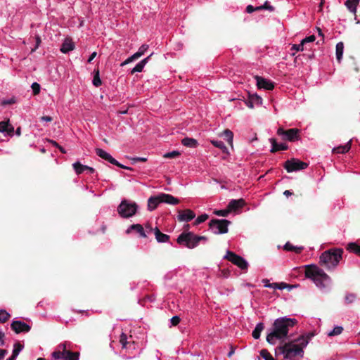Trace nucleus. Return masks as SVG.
I'll return each instance as SVG.
<instances>
[{
  "label": "nucleus",
  "instance_id": "f257e3e1",
  "mask_svg": "<svg viewBox=\"0 0 360 360\" xmlns=\"http://www.w3.org/2000/svg\"><path fill=\"white\" fill-rule=\"evenodd\" d=\"M297 323L295 319L281 317L276 319L272 325L270 332L266 335V341L271 345H275L276 341L283 340L288 337L290 328Z\"/></svg>",
  "mask_w": 360,
  "mask_h": 360
},
{
  "label": "nucleus",
  "instance_id": "f03ea898",
  "mask_svg": "<svg viewBox=\"0 0 360 360\" xmlns=\"http://www.w3.org/2000/svg\"><path fill=\"white\" fill-rule=\"evenodd\" d=\"M295 342L298 343L295 344L294 341H290L278 347L276 349V354H284L285 359L290 360H294L297 355L302 356L304 353L303 348L307 345L308 340L300 337Z\"/></svg>",
  "mask_w": 360,
  "mask_h": 360
},
{
  "label": "nucleus",
  "instance_id": "7ed1b4c3",
  "mask_svg": "<svg viewBox=\"0 0 360 360\" xmlns=\"http://www.w3.org/2000/svg\"><path fill=\"white\" fill-rule=\"evenodd\" d=\"M343 250L332 248L323 252L320 256V264L328 270L334 269L342 259Z\"/></svg>",
  "mask_w": 360,
  "mask_h": 360
},
{
  "label": "nucleus",
  "instance_id": "20e7f679",
  "mask_svg": "<svg viewBox=\"0 0 360 360\" xmlns=\"http://www.w3.org/2000/svg\"><path fill=\"white\" fill-rule=\"evenodd\" d=\"M184 231L178 236L176 242L178 244L184 245L187 248L193 249L197 247L201 240H207L205 236H200L188 231L190 225L188 224L184 226Z\"/></svg>",
  "mask_w": 360,
  "mask_h": 360
},
{
  "label": "nucleus",
  "instance_id": "39448f33",
  "mask_svg": "<svg viewBox=\"0 0 360 360\" xmlns=\"http://www.w3.org/2000/svg\"><path fill=\"white\" fill-rule=\"evenodd\" d=\"M305 276L311 278L320 288H324L325 282L330 280L329 276L323 269L313 264L305 266Z\"/></svg>",
  "mask_w": 360,
  "mask_h": 360
},
{
  "label": "nucleus",
  "instance_id": "423d86ee",
  "mask_svg": "<svg viewBox=\"0 0 360 360\" xmlns=\"http://www.w3.org/2000/svg\"><path fill=\"white\" fill-rule=\"evenodd\" d=\"M58 350L54 351L52 353V357L55 360L63 359V360H79V352H71L66 349L65 344H60L58 347Z\"/></svg>",
  "mask_w": 360,
  "mask_h": 360
},
{
  "label": "nucleus",
  "instance_id": "0eeeda50",
  "mask_svg": "<svg viewBox=\"0 0 360 360\" xmlns=\"http://www.w3.org/2000/svg\"><path fill=\"white\" fill-rule=\"evenodd\" d=\"M137 208L136 202L123 200L117 207V212L122 218H129L136 214Z\"/></svg>",
  "mask_w": 360,
  "mask_h": 360
},
{
  "label": "nucleus",
  "instance_id": "6e6552de",
  "mask_svg": "<svg viewBox=\"0 0 360 360\" xmlns=\"http://www.w3.org/2000/svg\"><path fill=\"white\" fill-rule=\"evenodd\" d=\"M231 221L227 219H212L209 222V227L214 234L226 233Z\"/></svg>",
  "mask_w": 360,
  "mask_h": 360
},
{
  "label": "nucleus",
  "instance_id": "1a4fd4ad",
  "mask_svg": "<svg viewBox=\"0 0 360 360\" xmlns=\"http://www.w3.org/2000/svg\"><path fill=\"white\" fill-rule=\"evenodd\" d=\"M308 167L307 162H302L297 158H291L286 160L283 164V167L288 173L303 170Z\"/></svg>",
  "mask_w": 360,
  "mask_h": 360
},
{
  "label": "nucleus",
  "instance_id": "9d476101",
  "mask_svg": "<svg viewBox=\"0 0 360 360\" xmlns=\"http://www.w3.org/2000/svg\"><path fill=\"white\" fill-rule=\"evenodd\" d=\"M224 259L231 262L243 270L248 269V262L242 257L236 255L233 252L229 250L227 251L226 255L224 256Z\"/></svg>",
  "mask_w": 360,
  "mask_h": 360
},
{
  "label": "nucleus",
  "instance_id": "9b49d317",
  "mask_svg": "<svg viewBox=\"0 0 360 360\" xmlns=\"http://www.w3.org/2000/svg\"><path fill=\"white\" fill-rule=\"evenodd\" d=\"M95 151H96V154L98 157L108 161V162H110L114 165H116L120 168H122V169H128V170H133L132 168L124 166V165L120 164V162H118L114 158H112L109 153H108L103 149L96 148Z\"/></svg>",
  "mask_w": 360,
  "mask_h": 360
},
{
  "label": "nucleus",
  "instance_id": "f8f14e48",
  "mask_svg": "<svg viewBox=\"0 0 360 360\" xmlns=\"http://www.w3.org/2000/svg\"><path fill=\"white\" fill-rule=\"evenodd\" d=\"M277 134L278 135L284 136V139L291 142L295 141L300 138V130L295 128L290 129L288 130H284L283 128H278Z\"/></svg>",
  "mask_w": 360,
  "mask_h": 360
},
{
  "label": "nucleus",
  "instance_id": "ddd939ff",
  "mask_svg": "<svg viewBox=\"0 0 360 360\" xmlns=\"http://www.w3.org/2000/svg\"><path fill=\"white\" fill-rule=\"evenodd\" d=\"M254 82L259 89H264V90H273L274 89V83L273 82L262 77H254Z\"/></svg>",
  "mask_w": 360,
  "mask_h": 360
},
{
  "label": "nucleus",
  "instance_id": "4468645a",
  "mask_svg": "<svg viewBox=\"0 0 360 360\" xmlns=\"http://www.w3.org/2000/svg\"><path fill=\"white\" fill-rule=\"evenodd\" d=\"M11 328L17 334L27 333L31 329V327L28 324L20 321H13L11 324Z\"/></svg>",
  "mask_w": 360,
  "mask_h": 360
},
{
  "label": "nucleus",
  "instance_id": "2eb2a0df",
  "mask_svg": "<svg viewBox=\"0 0 360 360\" xmlns=\"http://www.w3.org/2000/svg\"><path fill=\"white\" fill-rule=\"evenodd\" d=\"M248 94V99L245 100V103L250 108H253L255 105H261L262 98L256 93L251 94L250 91H247Z\"/></svg>",
  "mask_w": 360,
  "mask_h": 360
},
{
  "label": "nucleus",
  "instance_id": "dca6fc26",
  "mask_svg": "<svg viewBox=\"0 0 360 360\" xmlns=\"http://www.w3.org/2000/svg\"><path fill=\"white\" fill-rule=\"evenodd\" d=\"M195 217V214L193 211L190 209H186L184 210H179L177 219L179 221H190L193 219Z\"/></svg>",
  "mask_w": 360,
  "mask_h": 360
},
{
  "label": "nucleus",
  "instance_id": "f3484780",
  "mask_svg": "<svg viewBox=\"0 0 360 360\" xmlns=\"http://www.w3.org/2000/svg\"><path fill=\"white\" fill-rule=\"evenodd\" d=\"M245 205V201L243 198H240L238 200H231L228 204L229 211L231 212H236L239 209L243 207Z\"/></svg>",
  "mask_w": 360,
  "mask_h": 360
},
{
  "label": "nucleus",
  "instance_id": "a211bd4d",
  "mask_svg": "<svg viewBox=\"0 0 360 360\" xmlns=\"http://www.w3.org/2000/svg\"><path fill=\"white\" fill-rule=\"evenodd\" d=\"M148 45L143 44L140 48L139 49V51L134 53L132 56L129 57L126 61L124 63V64L129 63L132 62L133 60L140 58L141 56L144 54V53L148 50Z\"/></svg>",
  "mask_w": 360,
  "mask_h": 360
},
{
  "label": "nucleus",
  "instance_id": "6ab92c4d",
  "mask_svg": "<svg viewBox=\"0 0 360 360\" xmlns=\"http://www.w3.org/2000/svg\"><path fill=\"white\" fill-rule=\"evenodd\" d=\"M160 198L161 202H165L170 205H176L179 202V200L178 198H174L170 194L160 193Z\"/></svg>",
  "mask_w": 360,
  "mask_h": 360
},
{
  "label": "nucleus",
  "instance_id": "aec40b11",
  "mask_svg": "<svg viewBox=\"0 0 360 360\" xmlns=\"http://www.w3.org/2000/svg\"><path fill=\"white\" fill-rule=\"evenodd\" d=\"M132 231H135L137 233H139L140 237L146 238V231H144V228L142 225L139 224H132L127 229L126 233L129 234Z\"/></svg>",
  "mask_w": 360,
  "mask_h": 360
},
{
  "label": "nucleus",
  "instance_id": "412c9836",
  "mask_svg": "<svg viewBox=\"0 0 360 360\" xmlns=\"http://www.w3.org/2000/svg\"><path fill=\"white\" fill-rule=\"evenodd\" d=\"M271 143V153H274L279 150H285L288 149V146L285 143H277L275 139H269Z\"/></svg>",
  "mask_w": 360,
  "mask_h": 360
},
{
  "label": "nucleus",
  "instance_id": "4be33fe9",
  "mask_svg": "<svg viewBox=\"0 0 360 360\" xmlns=\"http://www.w3.org/2000/svg\"><path fill=\"white\" fill-rule=\"evenodd\" d=\"M154 235L158 243H166L169 240V236L162 233L158 227H155Z\"/></svg>",
  "mask_w": 360,
  "mask_h": 360
},
{
  "label": "nucleus",
  "instance_id": "5701e85b",
  "mask_svg": "<svg viewBox=\"0 0 360 360\" xmlns=\"http://www.w3.org/2000/svg\"><path fill=\"white\" fill-rule=\"evenodd\" d=\"M75 49L74 43L70 39H65L62 44L60 51L63 53H67Z\"/></svg>",
  "mask_w": 360,
  "mask_h": 360
},
{
  "label": "nucleus",
  "instance_id": "b1692460",
  "mask_svg": "<svg viewBox=\"0 0 360 360\" xmlns=\"http://www.w3.org/2000/svg\"><path fill=\"white\" fill-rule=\"evenodd\" d=\"M160 195L157 196H152L148 200V208L149 210H155L159 203H161L160 200Z\"/></svg>",
  "mask_w": 360,
  "mask_h": 360
},
{
  "label": "nucleus",
  "instance_id": "393cba45",
  "mask_svg": "<svg viewBox=\"0 0 360 360\" xmlns=\"http://www.w3.org/2000/svg\"><path fill=\"white\" fill-rule=\"evenodd\" d=\"M352 140L344 146H339L333 149V153L338 154H344L347 153L351 148Z\"/></svg>",
  "mask_w": 360,
  "mask_h": 360
},
{
  "label": "nucleus",
  "instance_id": "a878e982",
  "mask_svg": "<svg viewBox=\"0 0 360 360\" xmlns=\"http://www.w3.org/2000/svg\"><path fill=\"white\" fill-rule=\"evenodd\" d=\"M153 55V53H151L149 56L146 57V58L143 59L142 60H141L140 62H139L136 65L135 67L131 70V73H134V72H142L144 66L146 65V64L148 63L149 58H150V56Z\"/></svg>",
  "mask_w": 360,
  "mask_h": 360
},
{
  "label": "nucleus",
  "instance_id": "bb28decb",
  "mask_svg": "<svg viewBox=\"0 0 360 360\" xmlns=\"http://www.w3.org/2000/svg\"><path fill=\"white\" fill-rule=\"evenodd\" d=\"M181 143L186 147L196 148L198 146V141L193 138L186 137L181 140Z\"/></svg>",
  "mask_w": 360,
  "mask_h": 360
},
{
  "label": "nucleus",
  "instance_id": "cd10ccee",
  "mask_svg": "<svg viewBox=\"0 0 360 360\" xmlns=\"http://www.w3.org/2000/svg\"><path fill=\"white\" fill-rule=\"evenodd\" d=\"M359 1V0H347L345 2V6L350 12L355 13Z\"/></svg>",
  "mask_w": 360,
  "mask_h": 360
},
{
  "label": "nucleus",
  "instance_id": "c85d7f7f",
  "mask_svg": "<svg viewBox=\"0 0 360 360\" xmlns=\"http://www.w3.org/2000/svg\"><path fill=\"white\" fill-rule=\"evenodd\" d=\"M303 249V247L294 246L290 242L286 243L284 245V250L287 251L295 252L297 254L301 253Z\"/></svg>",
  "mask_w": 360,
  "mask_h": 360
},
{
  "label": "nucleus",
  "instance_id": "c756f323",
  "mask_svg": "<svg viewBox=\"0 0 360 360\" xmlns=\"http://www.w3.org/2000/svg\"><path fill=\"white\" fill-rule=\"evenodd\" d=\"M264 328L263 323H259L256 325L254 330L252 331V335L255 339H258L260 337L262 331Z\"/></svg>",
  "mask_w": 360,
  "mask_h": 360
},
{
  "label": "nucleus",
  "instance_id": "7c9ffc66",
  "mask_svg": "<svg viewBox=\"0 0 360 360\" xmlns=\"http://www.w3.org/2000/svg\"><path fill=\"white\" fill-rule=\"evenodd\" d=\"M343 51H344V44L342 42H338L336 44L335 54H336L337 60L339 63L341 61V60L342 58Z\"/></svg>",
  "mask_w": 360,
  "mask_h": 360
},
{
  "label": "nucleus",
  "instance_id": "2f4dec72",
  "mask_svg": "<svg viewBox=\"0 0 360 360\" xmlns=\"http://www.w3.org/2000/svg\"><path fill=\"white\" fill-rule=\"evenodd\" d=\"M347 250L360 257V245L356 243H349L347 245Z\"/></svg>",
  "mask_w": 360,
  "mask_h": 360
},
{
  "label": "nucleus",
  "instance_id": "473e14b6",
  "mask_svg": "<svg viewBox=\"0 0 360 360\" xmlns=\"http://www.w3.org/2000/svg\"><path fill=\"white\" fill-rule=\"evenodd\" d=\"M223 136L224 139L227 141L228 143L233 146V133L230 129H225L223 131Z\"/></svg>",
  "mask_w": 360,
  "mask_h": 360
},
{
  "label": "nucleus",
  "instance_id": "72a5a7b5",
  "mask_svg": "<svg viewBox=\"0 0 360 360\" xmlns=\"http://www.w3.org/2000/svg\"><path fill=\"white\" fill-rule=\"evenodd\" d=\"M211 143L215 147L219 148V149H221L223 153H229L227 147L225 146L224 142H222L221 141L212 140V141H211Z\"/></svg>",
  "mask_w": 360,
  "mask_h": 360
},
{
  "label": "nucleus",
  "instance_id": "f704fd0d",
  "mask_svg": "<svg viewBox=\"0 0 360 360\" xmlns=\"http://www.w3.org/2000/svg\"><path fill=\"white\" fill-rule=\"evenodd\" d=\"M356 298L357 296L355 293H347L345 296V303L347 304H352L356 301Z\"/></svg>",
  "mask_w": 360,
  "mask_h": 360
},
{
  "label": "nucleus",
  "instance_id": "c9c22d12",
  "mask_svg": "<svg viewBox=\"0 0 360 360\" xmlns=\"http://www.w3.org/2000/svg\"><path fill=\"white\" fill-rule=\"evenodd\" d=\"M260 356L264 359V360H275L272 355L266 349H263L260 351Z\"/></svg>",
  "mask_w": 360,
  "mask_h": 360
},
{
  "label": "nucleus",
  "instance_id": "e433bc0d",
  "mask_svg": "<svg viewBox=\"0 0 360 360\" xmlns=\"http://www.w3.org/2000/svg\"><path fill=\"white\" fill-rule=\"evenodd\" d=\"M72 167L77 174H81L84 172L83 165L79 162H76L72 164Z\"/></svg>",
  "mask_w": 360,
  "mask_h": 360
},
{
  "label": "nucleus",
  "instance_id": "4c0bfd02",
  "mask_svg": "<svg viewBox=\"0 0 360 360\" xmlns=\"http://www.w3.org/2000/svg\"><path fill=\"white\" fill-rule=\"evenodd\" d=\"M10 314L6 312V310H1L0 311V323H5L6 322L9 318H10Z\"/></svg>",
  "mask_w": 360,
  "mask_h": 360
},
{
  "label": "nucleus",
  "instance_id": "58836bf2",
  "mask_svg": "<svg viewBox=\"0 0 360 360\" xmlns=\"http://www.w3.org/2000/svg\"><path fill=\"white\" fill-rule=\"evenodd\" d=\"M209 216L207 214H203L198 217L195 221L193 223V225L197 226L204 221H205L208 219Z\"/></svg>",
  "mask_w": 360,
  "mask_h": 360
},
{
  "label": "nucleus",
  "instance_id": "ea45409f",
  "mask_svg": "<svg viewBox=\"0 0 360 360\" xmlns=\"http://www.w3.org/2000/svg\"><path fill=\"white\" fill-rule=\"evenodd\" d=\"M92 82H93V84L96 87H98L101 84V79H100V77H99V71L98 70L95 72V75L94 76Z\"/></svg>",
  "mask_w": 360,
  "mask_h": 360
},
{
  "label": "nucleus",
  "instance_id": "a19ab883",
  "mask_svg": "<svg viewBox=\"0 0 360 360\" xmlns=\"http://www.w3.org/2000/svg\"><path fill=\"white\" fill-rule=\"evenodd\" d=\"M120 342L121 343L122 348H127L129 342L127 341V336L125 333H122L120 337Z\"/></svg>",
  "mask_w": 360,
  "mask_h": 360
},
{
  "label": "nucleus",
  "instance_id": "79ce46f5",
  "mask_svg": "<svg viewBox=\"0 0 360 360\" xmlns=\"http://www.w3.org/2000/svg\"><path fill=\"white\" fill-rule=\"evenodd\" d=\"M13 347V354L18 356L20 351L23 349V345L19 342H17L15 343Z\"/></svg>",
  "mask_w": 360,
  "mask_h": 360
},
{
  "label": "nucleus",
  "instance_id": "37998d69",
  "mask_svg": "<svg viewBox=\"0 0 360 360\" xmlns=\"http://www.w3.org/2000/svg\"><path fill=\"white\" fill-rule=\"evenodd\" d=\"M181 153L179 151L173 150L172 152L166 153L163 155L164 158H175L179 157Z\"/></svg>",
  "mask_w": 360,
  "mask_h": 360
},
{
  "label": "nucleus",
  "instance_id": "c03bdc74",
  "mask_svg": "<svg viewBox=\"0 0 360 360\" xmlns=\"http://www.w3.org/2000/svg\"><path fill=\"white\" fill-rule=\"evenodd\" d=\"M343 328L341 326H336L333 330L328 333V336H335L342 333Z\"/></svg>",
  "mask_w": 360,
  "mask_h": 360
},
{
  "label": "nucleus",
  "instance_id": "a18cd8bd",
  "mask_svg": "<svg viewBox=\"0 0 360 360\" xmlns=\"http://www.w3.org/2000/svg\"><path fill=\"white\" fill-rule=\"evenodd\" d=\"M16 103V98L13 96L9 99H4L1 101V105H12Z\"/></svg>",
  "mask_w": 360,
  "mask_h": 360
},
{
  "label": "nucleus",
  "instance_id": "49530a36",
  "mask_svg": "<svg viewBox=\"0 0 360 360\" xmlns=\"http://www.w3.org/2000/svg\"><path fill=\"white\" fill-rule=\"evenodd\" d=\"M230 212L229 211V208L227 207L226 210H214V214L218 216L226 217Z\"/></svg>",
  "mask_w": 360,
  "mask_h": 360
},
{
  "label": "nucleus",
  "instance_id": "de8ad7c7",
  "mask_svg": "<svg viewBox=\"0 0 360 360\" xmlns=\"http://www.w3.org/2000/svg\"><path fill=\"white\" fill-rule=\"evenodd\" d=\"M9 122V120L0 122V132H5L7 130Z\"/></svg>",
  "mask_w": 360,
  "mask_h": 360
},
{
  "label": "nucleus",
  "instance_id": "09e8293b",
  "mask_svg": "<svg viewBox=\"0 0 360 360\" xmlns=\"http://www.w3.org/2000/svg\"><path fill=\"white\" fill-rule=\"evenodd\" d=\"M154 229L155 228H153L150 224H146L144 228V231H146V238L148 236V234H150L152 233H154Z\"/></svg>",
  "mask_w": 360,
  "mask_h": 360
},
{
  "label": "nucleus",
  "instance_id": "8fccbe9b",
  "mask_svg": "<svg viewBox=\"0 0 360 360\" xmlns=\"http://www.w3.org/2000/svg\"><path fill=\"white\" fill-rule=\"evenodd\" d=\"M262 282L264 283V286L266 288H275L277 286V283H269V280L263 279Z\"/></svg>",
  "mask_w": 360,
  "mask_h": 360
},
{
  "label": "nucleus",
  "instance_id": "3c124183",
  "mask_svg": "<svg viewBox=\"0 0 360 360\" xmlns=\"http://www.w3.org/2000/svg\"><path fill=\"white\" fill-rule=\"evenodd\" d=\"M315 39H316V37H315V36H314V35H310V36L307 37H305L304 39H303L302 40V41H301V42H302V43L303 44V45H304V44H306V43L313 42V41H315Z\"/></svg>",
  "mask_w": 360,
  "mask_h": 360
},
{
  "label": "nucleus",
  "instance_id": "603ef678",
  "mask_svg": "<svg viewBox=\"0 0 360 360\" xmlns=\"http://www.w3.org/2000/svg\"><path fill=\"white\" fill-rule=\"evenodd\" d=\"M303 46H304V45L301 42L299 44H293L291 49L296 51H302L304 50Z\"/></svg>",
  "mask_w": 360,
  "mask_h": 360
},
{
  "label": "nucleus",
  "instance_id": "864d4df0",
  "mask_svg": "<svg viewBox=\"0 0 360 360\" xmlns=\"http://www.w3.org/2000/svg\"><path fill=\"white\" fill-rule=\"evenodd\" d=\"M181 319L178 316H174L171 319V323L172 326H176L179 323Z\"/></svg>",
  "mask_w": 360,
  "mask_h": 360
},
{
  "label": "nucleus",
  "instance_id": "5fc2aeb1",
  "mask_svg": "<svg viewBox=\"0 0 360 360\" xmlns=\"http://www.w3.org/2000/svg\"><path fill=\"white\" fill-rule=\"evenodd\" d=\"M5 132H6L9 136H12L14 133V127L9 123L7 127V130Z\"/></svg>",
  "mask_w": 360,
  "mask_h": 360
},
{
  "label": "nucleus",
  "instance_id": "6e6d98bb",
  "mask_svg": "<svg viewBox=\"0 0 360 360\" xmlns=\"http://www.w3.org/2000/svg\"><path fill=\"white\" fill-rule=\"evenodd\" d=\"M131 160L133 161V162H146V161H147V158H146L136 157V158H131Z\"/></svg>",
  "mask_w": 360,
  "mask_h": 360
},
{
  "label": "nucleus",
  "instance_id": "4d7b16f0",
  "mask_svg": "<svg viewBox=\"0 0 360 360\" xmlns=\"http://www.w3.org/2000/svg\"><path fill=\"white\" fill-rule=\"evenodd\" d=\"M260 8H261V7H257V8H255L252 6L249 5V6H247V8H246V11H247L248 13H252L255 10H256V9H260Z\"/></svg>",
  "mask_w": 360,
  "mask_h": 360
},
{
  "label": "nucleus",
  "instance_id": "13d9d810",
  "mask_svg": "<svg viewBox=\"0 0 360 360\" xmlns=\"http://www.w3.org/2000/svg\"><path fill=\"white\" fill-rule=\"evenodd\" d=\"M288 286V285L285 283H277V286L276 287V289L278 288V289L283 290V289L287 288Z\"/></svg>",
  "mask_w": 360,
  "mask_h": 360
},
{
  "label": "nucleus",
  "instance_id": "bf43d9fd",
  "mask_svg": "<svg viewBox=\"0 0 360 360\" xmlns=\"http://www.w3.org/2000/svg\"><path fill=\"white\" fill-rule=\"evenodd\" d=\"M4 336H5L4 333L0 330V346H3L5 344V342L4 340Z\"/></svg>",
  "mask_w": 360,
  "mask_h": 360
},
{
  "label": "nucleus",
  "instance_id": "052dcab7",
  "mask_svg": "<svg viewBox=\"0 0 360 360\" xmlns=\"http://www.w3.org/2000/svg\"><path fill=\"white\" fill-rule=\"evenodd\" d=\"M7 353L6 349H0V360H2Z\"/></svg>",
  "mask_w": 360,
  "mask_h": 360
},
{
  "label": "nucleus",
  "instance_id": "680f3d73",
  "mask_svg": "<svg viewBox=\"0 0 360 360\" xmlns=\"http://www.w3.org/2000/svg\"><path fill=\"white\" fill-rule=\"evenodd\" d=\"M97 53L96 51H94L89 56L88 59V63H91V61L94 59V58L96 56Z\"/></svg>",
  "mask_w": 360,
  "mask_h": 360
},
{
  "label": "nucleus",
  "instance_id": "e2e57ef3",
  "mask_svg": "<svg viewBox=\"0 0 360 360\" xmlns=\"http://www.w3.org/2000/svg\"><path fill=\"white\" fill-rule=\"evenodd\" d=\"M31 87H32V90H39L40 85L38 83H37V82H34L31 85Z\"/></svg>",
  "mask_w": 360,
  "mask_h": 360
},
{
  "label": "nucleus",
  "instance_id": "0e129e2a",
  "mask_svg": "<svg viewBox=\"0 0 360 360\" xmlns=\"http://www.w3.org/2000/svg\"><path fill=\"white\" fill-rule=\"evenodd\" d=\"M41 120L46 122H51L53 120V118L50 116H42L41 117Z\"/></svg>",
  "mask_w": 360,
  "mask_h": 360
},
{
  "label": "nucleus",
  "instance_id": "69168bd1",
  "mask_svg": "<svg viewBox=\"0 0 360 360\" xmlns=\"http://www.w3.org/2000/svg\"><path fill=\"white\" fill-rule=\"evenodd\" d=\"M314 336V333H308L306 337L304 336V335H302L301 337H303V338L304 340H307L308 341Z\"/></svg>",
  "mask_w": 360,
  "mask_h": 360
},
{
  "label": "nucleus",
  "instance_id": "338daca9",
  "mask_svg": "<svg viewBox=\"0 0 360 360\" xmlns=\"http://www.w3.org/2000/svg\"><path fill=\"white\" fill-rule=\"evenodd\" d=\"M40 43H41V39H40V37L39 36H37L36 37V44H36L35 49L33 51H34L36 49L38 48V46H39Z\"/></svg>",
  "mask_w": 360,
  "mask_h": 360
},
{
  "label": "nucleus",
  "instance_id": "774afa93",
  "mask_svg": "<svg viewBox=\"0 0 360 360\" xmlns=\"http://www.w3.org/2000/svg\"><path fill=\"white\" fill-rule=\"evenodd\" d=\"M319 36L322 37V41H323V33L319 27H316Z\"/></svg>",
  "mask_w": 360,
  "mask_h": 360
}]
</instances>
